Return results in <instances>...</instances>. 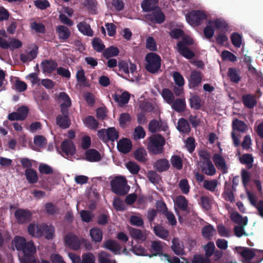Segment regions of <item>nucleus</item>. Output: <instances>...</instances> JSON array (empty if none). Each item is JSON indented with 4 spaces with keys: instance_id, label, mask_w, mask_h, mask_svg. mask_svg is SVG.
<instances>
[{
    "instance_id": "nucleus-45",
    "label": "nucleus",
    "mask_w": 263,
    "mask_h": 263,
    "mask_svg": "<svg viewBox=\"0 0 263 263\" xmlns=\"http://www.w3.org/2000/svg\"><path fill=\"white\" fill-rule=\"evenodd\" d=\"M228 76L231 82L238 83L240 81L241 78L239 77L238 71L236 68H229L228 71Z\"/></svg>"
},
{
    "instance_id": "nucleus-30",
    "label": "nucleus",
    "mask_w": 263,
    "mask_h": 263,
    "mask_svg": "<svg viewBox=\"0 0 263 263\" xmlns=\"http://www.w3.org/2000/svg\"><path fill=\"white\" fill-rule=\"evenodd\" d=\"M77 28L80 32L84 35L92 36L93 35V30L90 26L85 22H81L78 24Z\"/></svg>"
},
{
    "instance_id": "nucleus-48",
    "label": "nucleus",
    "mask_w": 263,
    "mask_h": 263,
    "mask_svg": "<svg viewBox=\"0 0 263 263\" xmlns=\"http://www.w3.org/2000/svg\"><path fill=\"white\" fill-rule=\"evenodd\" d=\"M215 230L211 224L203 227L201 230V233L204 238L210 239L213 235Z\"/></svg>"
},
{
    "instance_id": "nucleus-27",
    "label": "nucleus",
    "mask_w": 263,
    "mask_h": 263,
    "mask_svg": "<svg viewBox=\"0 0 263 263\" xmlns=\"http://www.w3.org/2000/svg\"><path fill=\"white\" fill-rule=\"evenodd\" d=\"M171 106L173 110L178 112L184 111L186 108L185 99L178 98L176 100L174 99V102L171 104Z\"/></svg>"
},
{
    "instance_id": "nucleus-49",
    "label": "nucleus",
    "mask_w": 263,
    "mask_h": 263,
    "mask_svg": "<svg viewBox=\"0 0 263 263\" xmlns=\"http://www.w3.org/2000/svg\"><path fill=\"white\" fill-rule=\"evenodd\" d=\"M232 44L236 48L241 46L242 42V36L237 32H233L230 36Z\"/></svg>"
},
{
    "instance_id": "nucleus-19",
    "label": "nucleus",
    "mask_w": 263,
    "mask_h": 263,
    "mask_svg": "<svg viewBox=\"0 0 263 263\" xmlns=\"http://www.w3.org/2000/svg\"><path fill=\"white\" fill-rule=\"evenodd\" d=\"M117 148L121 153L127 154L132 149V144L130 140L127 138H123L118 142Z\"/></svg>"
},
{
    "instance_id": "nucleus-41",
    "label": "nucleus",
    "mask_w": 263,
    "mask_h": 263,
    "mask_svg": "<svg viewBox=\"0 0 263 263\" xmlns=\"http://www.w3.org/2000/svg\"><path fill=\"white\" fill-rule=\"evenodd\" d=\"M190 107L195 110H199L201 106V99L197 95L192 96L189 100Z\"/></svg>"
},
{
    "instance_id": "nucleus-18",
    "label": "nucleus",
    "mask_w": 263,
    "mask_h": 263,
    "mask_svg": "<svg viewBox=\"0 0 263 263\" xmlns=\"http://www.w3.org/2000/svg\"><path fill=\"white\" fill-rule=\"evenodd\" d=\"M104 247L114 253L115 254H120L121 246L116 240L109 239L104 242Z\"/></svg>"
},
{
    "instance_id": "nucleus-60",
    "label": "nucleus",
    "mask_w": 263,
    "mask_h": 263,
    "mask_svg": "<svg viewBox=\"0 0 263 263\" xmlns=\"http://www.w3.org/2000/svg\"><path fill=\"white\" fill-rule=\"evenodd\" d=\"M178 186L182 193L184 194H187L189 193L190 187L187 179H181L179 182Z\"/></svg>"
},
{
    "instance_id": "nucleus-31",
    "label": "nucleus",
    "mask_w": 263,
    "mask_h": 263,
    "mask_svg": "<svg viewBox=\"0 0 263 263\" xmlns=\"http://www.w3.org/2000/svg\"><path fill=\"white\" fill-rule=\"evenodd\" d=\"M235 191V189L230 184H229L227 182L225 183L224 185V195L225 199L227 201H229L231 202L234 201V191Z\"/></svg>"
},
{
    "instance_id": "nucleus-37",
    "label": "nucleus",
    "mask_w": 263,
    "mask_h": 263,
    "mask_svg": "<svg viewBox=\"0 0 263 263\" xmlns=\"http://www.w3.org/2000/svg\"><path fill=\"white\" fill-rule=\"evenodd\" d=\"M119 53V50L117 47L111 46L104 50L103 52V55L104 58L108 59L111 57L118 55Z\"/></svg>"
},
{
    "instance_id": "nucleus-24",
    "label": "nucleus",
    "mask_w": 263,
    "mask_h": 263,
    "mask_svg": "<svg viewBox=\"0 0 263 263\" xmlns=\"http://www.w3.org/2000/svg\"><path fill=\"white\" fill-rule=\"evenodd\" d=\"M199 166L201 171L207 175L213 176L216 173V169L211 161L210 162H200Z\"/></svg>"
},
{
    "instance_id": "nucleus-62",
    "label": "nucleus",
    "mask_w": 263,
    "mask_h": 263,
    "mask_svg": "<svg viewBox=\"0 0 263 263\" xmlns=\"http://www.w3.org/2000/svg\"><path fill=\"white\" fill-rule=\"evenodd\" d=\"M221 58L223 61L229 60L234 62L237 60L236 55L228 50H224L222 52Z\"/></svg>"
},
{
    "instance_id": "nucleus-53",
    "label": "nucleus",
    "mask_w": 263,
    "mask_h": 263,
    "mask_svg": "<svg viewBox=\"0 0 263 263\" xmlns=\"http://www.w3.org/2000/svg\"><path fill=\"white\" fill-rule=\"evenodd\" d=\"M201 205L203 209L206 211L210 210L212 208V200L208 196H202L200 198Z\"/></svg>"
},
{
    "instance_id": "nucleus-2",
    "label": "nucleus",
    "mask_w": 263,
    "mask_h": 263,
    "mask_svg": "<svg viewBox=\"0 0 263 263\" xmlns=\"http://www.w3.org/2000/svg\"><path fill=\"white\" fill-rule=\"evenodd\" d=\"M147 144L148 152L154 155H158L163 152V146L165 141L164 137L160 134L153 135L148 138Z\"/></svg>"
},
{
    "instance_id": "nucleus-43",
    "label": "nucleus",
    "mask_w": 263,
    "mask_h": 263,
    "mask_svg": "<svg viewBox=\"0 0 263 263\" xmlns=\"http://www.w3.org/2000/svg\"><path fill=\"white\" fill-rule=\"evenodd\" d=\"M172 166L178 170H180L183 167V161L181 157L177 155H173L171 158Z\"/></svg>"
},
{
    "instance_id": "nucleus-36",
    "label": "nucleus",
    "mask_w": 263,
    "mask_h": 263,
    "mask_svg": "<svg viewBox=\"0 0 263 263\" xmlns=\"http://www.w3.org/2000/svg\"><path fill=\"white\" fill-rule=\"evenodd\" d=\"M231 219L233 222L239 225L243 224V226H246L248 223L247 217L245 216V217H242V216L237 212L232 213L231 216Z\"/></svg>"
},
{
    "instance_id": "nucleus-57",
    "label": "nucleus",
    "mask_w": 263,
    "mask_h": 263,
    "mask_svg": "<svg viewBox=\"0 0 263 263\" xmlns=\"http://www.w3.org/2000/svg\"><path fill=\"white\" fill-rule=\"evenodd\" d=\"M59 98L62 102L60 104H63L65 106H71V101L69 96L65 92L60 93Z\"/></svg>"
},
{
    "instance_id": "nucleus-34",
    "label": "nucleus",
    "mask_w": 263,
    "mask_h": 263,
    "mask_svg": "<svg viewBox=\"0 0 263 263\" xmlns=\"http://www.w3.org/2000/svg\"><path fill=\"white\" fill-rule=\"evenodd\" d=\"M87 127L92 130H96L99 128V122L92 116H87L84 121Z\"/></svg>"
},
{
    "instance_id": "nucleus-52",
    "label": "nucleus",
    "mask_w": 263,
    "mask_h": 263,
    "mask_svg": "<svg viewBox=\"0 0 263 263\" xmlns=\"http://www.w3.org/2000/svg\"><path fill=\"white\" fill-rule=\"evenodd\" d=\"M215 249V244L213 241H209L204 246L205 256L209 258L214 253Z\"/></svg>"
},
{
    "instance_id": "nucleus-39",
    "label": "nucleus",
    "mask_w": 263,
    "mask_h": 263,
    "mask_svg": "<svg viewBox=\"0 0 263 263\" xmlns=\"http://www.w3.org/2000/svg\"><path fill=\"white\" fill-rule=\"evenodd\" d=\"M153 230L155 235L161 238L165 239L168 236V231L159 224L155 226Z\"/></svg>"
},
{
    "instance_id": "nucleus-13",
    "label": "nucleus",
    "mask_w": 263,
    "mask_h": 263,
    "mask_svg": "<svg viewBox=\"0 0 263 263\" xmlns=\"http://www.w3.org/2000/svg\"><path fill=\"white\" fill-rule=\"evenodd\" d=\"M118 67L119 71L123 72L128 77H129V71L134 74L137 69V66L135 64L130 62L129 66L128 63L124 60H121L118 62Z\"/></svg>"
},
{
    "instance_id": "nucleus-6",
    "label": "nucleus",
    "mask_w": 263,
    "mask_h": 263,
    "mask_svg": "<svg viewBox=\"0 0 263 263\" xmlns=\"http://www.w3.org/2000/svg\"><path fill=\"white\" fill-rule=\"evenodd\" d=\"M186 21L192 25L199 26L205 20L207 15L201 10H192L185 15Z\"/></svg>"
},
{
    "instance_id": "nucleus-40",
    "label": "nucleus",
    "mask_w": 263,
    "mask_h": 263,
    "mask_svg": "<svg viewBox=\"0 0 263 263\" xmlns=\"http://www.w3.org/2000/svg\"><path fill=\"white\" fill-rule=\"evenodd\" d=\"M209 24H214L216 29L219 30H226L229 28V26L227 23L223 20L217 18L215 21L210 20L209 21Z\"/></svg>"
},
{
    "instance_id": "nucleus-16",
    "label": "nucleus",
    "mask_w": 263,
    "mask_h": 263,
    "mask_svg": "<svg viewBox=\"0 0 263 263\" xmlns=\"http://www.w3.org/2000/svg\"><path fill=\"white\" fill-rule=\"evenodd\" d=\"M153 167L157 172L162 173L169 170L170 164L169 161L166 158H161L155 162Z\"/></svg>"
},
{
    "instance_id": "nucleus-21",
    "label": "nucleus",
    "mask_w": 263,
    "mask_h": 263,
    "mask_svg": "<svg viewBox=\"0 0 263 263\" xmlns=\"http://www.w3.org/2000/svg\"><path fill=\"white\" fill-rule=\"evenodd\" d=\"M41 66L44 72L51 73L57 69L58 63L52 60H45L42 62Z\"/></svg>"
},
{
    "instance_id": "nucleus-23",
    "label": "nucleus",
    "mask_w": 263,
    "mask_h": 263,
    "mask_svg": "<svg viewBox=\"0 0 263 263\" xmlns=\"http://www.w3.org/2000/svg\"><path fill=\"white\" fill-rule=\"evenodd\" d=\"M56 123L62 129L69 128L71 124L69 116L59 115L56 117Z\"/></svg>"
},
{
    "instance_id": "nucleus-3",
    "label": "nucleus",
    "mask_w": 263,
    "mask_h": 263,
    "mask_svg": "<svg viewBox=\"0 0 263 263\" xmlns=\"http://www.w3.org/2000/svg\"><path fill=\"white\" fill-rule=\"evenodd\" d=\"M194 41L192 38L188 36L183 37L182 40L177 44V51L186 59H192L195 57V53L188 48V46L192 45Z\"/></svg>"
},
{
    "instance_id": "nucleus-14",
    "label": "nucleus",
    "mask_w": 263,
    "mask_h": 263,
    "mask_svg": "<svg viewBox=\"0 0 263 263\" xmlns=\"http://www.w3.org/2000/svg\"><path fill=\"white\" fill-rule=\"evenodd\" d=\"M128 231L130 236L137 242H143L147 238L145 231L138 229L129 227Z\"/></svg>"
},
{
    "instance_id": "nucleus-51",
    "label": "nucleus",
    "mask_w": 263,
    "mask_h": 263,
    "mask_svg": "<svg viewBox=\"0 0 263 263\" xmlns=\"http://www.w3.org/2000/svg\"><path fill=\"white\" fill-rule=\"evenodd\" d=\"M76 78L77 81L80 85L83 86H86V78L85 75L84 70L83 69H81L77 71L76 73Z\"/></svg>"
},
{
    "instance_id": "nucleus-61",
    "label": "nucleus",
    "mask_w": 263,
    "mask_h": 263,
    "mask_svg": "<svg viewBox=\"0 0 263 263\" xmlns=\"http://www.w3.org/2000/svg\"><path fill=\"white\" fill-rule=\"evenodd\" d=\"M175 84L179 87H182L184 84V80L183 76L177 71L174 72L173 74Z\"/></svg>"
},
{
    "instance_id": "nucleus-38",
    "label": "nucleus",
    "mask_w": 263,
    "mask_h": 263,
    "mask_svg": "<svg viewBox=\"0 0 263 263\" xmlns=\"http://www.w3.org/2000/svg\"><path fill=\"white\" fill-rule=\"evenodd\" d=\"M90 235L92 239L97 242H100L103 237L102 230L98 228H93L90 230Z\"/></svg>"
},
{
    "instance_id": "nucleus-20",
    "label": "nucleus",
    "mask_w": 263,
    "mask_h": 263,
    "mask_svg": "<svg viewBox=\"0 0 263 263\" xmlns=\"http://www.w3.org/2000/svg\"><path fill=\"white\" fill-rule=\"evenodd\" d=\"M85 160L89 162H98L101 160L100 153L96 149L90 148L85 152Z\"/></svg>"
},
{
    "instance_id": "nucleus-29",
    "label": "nucleus",
    "mask_w": 263,
    "mask_h": 263,
    "mask_svg": "<svg viewBox=\"0 0 263 263\" xmlns=\"http://www.w3.org/2000/svg\"><path fill=\"white\" fill-rule=\"evenodd\" d=\"M232 126L233 131L236 130L241 133H245L248 130L247 124L244 121L237 118L233 120Z\"/></svg>"
},
{
    "instance_id": "nucleus-5",
    "label": "nucleus",
    "mask_w": 263,
    "mask_h": 263,
    "mask_svg": "<svg viewBox=\"0 0 263 263\" xmlns=\"http://www.w3.org/2000/svg\"><path fill=\"white\" fill-rule=\"evenodd\" d=\"M111 189L112 192L119 195H125L129 190L127 181L122 176L116 177L110 181Z\"/></svg>"
},
{
    "instance_id": "nucleus-11",
    "label": "nucleus",
    "mask_w": 263,
    "mask_h": 263,
    "mask_svg": "<svg viewBox=\"0 0 263 263\" xmlns=\"http://www.w3.org/2000/svg\"><path fill=\"white\" fill-rule=\"evenodd\" d=\"M61 148L63 154L61 155L65 157L69 155L73 156L76 154V148L73 142L69 140H65L61 144Z\"/></svg>"
},
{
    "instance_id": "nucleus-56",
    "label": "nucleus",
    "mask_w": 263,
    "mask_h": 263,
    "mask_svg": "<svg viewBox=\"0 0 263 263\" xmlns=\"http://www.w3.org/2000/svg\"><path fill=\"white\" fill-rule=\"evenodd\" d=\"M217 185V181L215 179L212 180H205L203 182V186L204 189L211 192H214Z\"/></svg>"
},
{
    "instance_id": "nucleus-54",
    "label": "nucleus",
    "mask_w": 263,
    "mask_h": 263,
    "mask_svg": "<svg viewBox=\"0 0 263 263\" xmlns=\"http://www.w3.org/2000/svg\"><path fill=\"white\" fill-rule=\"evenodd\" d=\"M31 28L34 30L36 33H45L46 32L45 26L41 23L34 22L30 24Z\"/></svg>"
},
{
    "instance_id": "nucleus-7",
    "label": "nucleus",
    "mask_w": 263,
    "mask_h": 263,
    "mask_svg": "<svg viewBox=\"0 0 263 263\" xmlns=\"http://www.w3.org/2000/svg\"><path fill=\"white\" fill-rule=\"evenodd\" d=\"M64 241L66 245L73 250H79L81 245L86 243L85 239L82 238L80 239L77 236L71 234L66 235Z\"/></svg>"
},
{
    "instance_id": "nucleus-64",
    "label": "nucleus",
    "mask_w": 263,
    "mask_h": 263,
    "mask_svg": "<svg viewBox=\"0 0 263 263\" xmlns=\"http://www.w3.org/2000/svg\"><path fill=\"white\" fill-rule=\"evenodd\" d=\"M82 263H96L95 256L91 253L83 254L82 256Z\"/></svg>"
},
{
    "instance_id": "nucleus-22",
    "label": "nucleus",
    "mask_w": 263,
    "mask_h": 263,
    "mask_svg": "<svg viewBox=\"0 0 263 263\" xmlns=\"http://www.w3.org/2000/svg\"><path fill=\"white\" fill-rule=\"evenodd\" d=\"M242 102L244 106L249 109L254 108L257 105L255 96L251 94H245L242 97Z\"/></svg>"
},
{
    "instance_id": "nucleus-26",
    "label": "nucleus",
    "mask_w": 263,
    "mask_h": 263,
    "mask_svg": "<svg viewBox=\"0 0 263 263\" xmlns=\"http://www.w3.org/2000/svg\"><path fill=\"white\" fill-rule=\"evenodd\" d=\"M158 0H143L141 6L143 11L150 12L158 8Z\"/></svg>"
},
{
    "instance_id": "nucleus-12",
    "label": "nucleus",
    "mask_w": 263,
    "mask_h": 263,
    "mask_svg": "<svg viewBox=\"0 0 263 263\" xmlns=\"http://www.w3.org/2000/svg\"><path fill=\"white\" fill-rule=\"evenodd\" d=\"M203 77L202 73L198 70H194L191 73L189 80V86L190 88L195 89L201 83Z\"/></svg>"
},
{
    "instance_id": "nucleus-58",
    "label": "nucleus",
    "mask_w": 263,
    "mask_h": 263,
    "mask_svg": "<svg viewBox=\"0 0 263 263\" xmlns=\"http://www.w3.org/2000/svg\"><path fill=\"white\" fill-rule=\"evenodd\" d=\"M146 47L147 49L152 51L157 50L156 42L154 39L151 36H149L146 39Z\"/></svg>"
},
{
    "instance_id": "nucleus-17",
    "label": "nucleus",
    "mask_w": 263,
    "mask_h": 263,
    "mask_svg": "<svg viewBox=\"0 0 263 263\" xmlns=\"http://www.w3.org/2000/svg\"><path fill=\"white\" fill-rule=\"evenodd\" d=\"M213 160L216 167L220 170L222 174L227 173L228 167L224 158L218 154H215L213 157Z\"/></svg>"
},
{
    "instance_id": "nucleus-4",
    "label": "nucleus",
    "mask_w": 263,
    "mask_h": 263,
    "mask_svg": "<svg viewBox=\"0 0 263 263\" xmlns=\"http://www.w3.org/2000/svg\"><path fill=\"white\" fill-rule=\"evenodd\" d=\"M145 61V69L147 71L151 73H155L158 71L161 62V59L159 55L154 52H149L146 54Z\"/></svg>"
},
{
    "instance_id": "nucleus-1",
    "label": "nucleus",
    "mask_w": 263,
    "mask_h": 263,
    "mask_svg": "<svg viewBox=\"0 0 263 263\" xmlns=\"http://www.w3.org/2000/svg\"><path fill=\"white\" fill-rule=\"evenodd\" d=\"M12 242L16 249L22 254L20 258L21 263H36L34 255L36 250L32 240L27 242L25 238L16 236Z\"/></svg>"
},
{
    "instance_id": "nucleus-47",
    "label": "nucleus",
    "mask_w": 263,
    "mask_h": 263,
    "mask_svg": "<svg viewBox=\"0 0 263 263\" xmlns=\"http://www.w3.org/2000/svg\"><path fill=\"white\" fill-rule=\"evenodd\" d=\"M133 242H131V246H133ZM130 251L134 253L135 255L138 256H146L147 253V251L146 249L140 245H135L132 246V248L130 249Z\"/></svg>"
},
{
    "instance_id": "nucleus-10",
    "label": "nucleus",
    "mask_w": 263,
    "mask_h": 263,
    "mask_svg": "<svg viewBox=\"0 0 263 263\" xmlns=\"http://www.w3.org/2000/svg\"><path fill=\"white\" fill-rule=\"evenodd\" d=\"M152 12L146 15V18L154 23L161 24L165 19V16L160 8L158 7Z\"/></svg>"
},
{
    "instance_id": "nucleus-50",
    "label": "nucleus",
    "mask_w": 263,
    "mask_h": 263,
    "mask_svg": "<svg viewBox=\"0 0 263 263\" xmlns=\"http://www.w3.org/2000/svg\"><path fill=\"white\" fill-rule=\"evenodd\" d=\"M146 155L145 150L143 147L138 148L134 153L135 159L139 162H145L146 159L145 156Z\"/></svg>"
},
{
    "instance_id": "nucleus-28",
    "label": "nucleus",
    "mask_w": 263,
    "mask_h": 263,
    "mask_svg": "<svg viewBox=\"0 0 263 263\" xmlns=\"http://www.w3.org/2000/svg\"><path fill=\"white\" fill-rule=\"evenodd\" d=\"M25 175L29 183L35 184L37 182L39 177L36 171L34 169H26L25 171Z\"/></svg>"
},
{
    "instance_id": "nucleus-25",
    "label": "nucleus",
    "mask_w": 263,
    "mask_h": 263,
    "mask_svg": "<svg viewBox=\"0 0 263 263\" xmlns=\"http://www.w3.org/2000/svg\"><path fill=\"white\" fill-rule=\"evenodd\" d=\"M55 30L60 40L65 41L71 35V31L66 26L59 25L56 27Z\"/></svg>"
},
{
    "instance_id": "nucleus-32",
    "label": "nucleus",
    "mask_w": 263,
    "mask_h": 263,
    "mask_svg": "<svg viewBox=\"0 0 263 263\" xmlns=\"http://www.w3.org/2000/svg\"><path fill=\"white\" fill-rule=\"evenodd\" d=\"M177 129L181 133L184 134H188L191 131V127L187 121L183 118H181L178 121Z\"/></svg>"
},
{
    "instance_id": "nucleus-33",
    "label": "nucleus",
    "mask_w": 263,
    "mask_h": 263,
    "mask_svg": "<svg viewBox=\"0 0 263 263\" xmlns=\"http://www.w3.org/2000/svg\"><path fill=\"white\" fill-rule=\"evenodd\" d=\"M175 204L177 208L182 211H186L188 207V201L185 197L182 195L176 197Z\"/></svg>"
},
{
    "instance_id": "nucleus-59",
    "label": "nucleus",
    "mask_w": 263,
    "mask_h": 263,
    "mask_svg": "<svg viewBox=\"0 0 263 263\" xmlns=\"http://www.w3.org/2000/svg\"><path fill=\"white\" fill-rule=\"evenodd\" d=\"M14 79L15 80L14 83L16 90L23 92L27 89V85L25 82L20 81L18 78H14Z\"/></svg>"
},
{
    "instance_id": "nucleus-44",
    "label": "nucleus",
    "mask_w": 263,
    "mask_h": 263,
    "mask_svg": "<svg viewBox=\"0 0 263 263\" xmlns=\"http://www.w3.org/2000/svg\"><path fill=\"white\" fill-rule=\"evenodd\" d=\"M107 142L115 141L119 138V133L115 127H109L107 129Z\"/></svg>"
},
{
    "instance_id": "nucleus-55",
    "label": "nucleus",
    "mask_w": 263,
    "mask_h": 263,
    "mask_svg": "<svg viewBox=\"0 0 263 263\" xmlns=\"http://www.w3.org/2000/svg\"><path fill=\"white\" fill-rule=\"evenodd\" d=\"M80 214L82 220L87 223L91 221L93 217V214L90 211L88 210H82Z\"/></svg>"
},
{
    "instance_id": "nucleus-15",
    "label": "nucleus",
    "mask_w": 263,
    "mask_h": 263,
    "mask_svg": "<svg viewBox=\"0 0 263 263\" xmlns=\"http://www.w3.org/2000/svg\"><path fill=\"white\" fill-rule=\"evenodd\" d=\"M112 97L118 105L122 107L128 103L130 94L128 91H124L121 95L115 93L112 95Z\"/></svg>"
},
{
    "instance_id": "nucleus-42",
    "label": "nucleus",
    "mask_w": 263,
    "mask_h": 263,
    "mask_svg": "<svg viewBox=\"0 0 263 263\" xmlns=\"http://www.w3.org/2000/svg\"><path fill=\"white\" fill-rule=\"evenodd\" d=\"M92 46L95 50L101 52L105 49V45L99 37H95L92 41Z\"/></svg>"
},
{
    "instance_id": "nucleus-35",
    "label": "nucleus",
    "mask_w": 263,
    "mask_h": 263,
    "mask_svg": "<svg viewBox=\"0 0 263 263\" xmlns=\"http://www.w3.org/2000/svg\"><path fill=\"white\" fill-rule=\"evenodd\" d=\"M161 95L165 101L169 104H171L174 101V95L169 88H163Z\"/></svg>"
},
{
    "instance_id": "nucleus-63",
    "label": "nucleus",
    "mask_w": 263,
    "mask_h": 263,
    "mask_svg": "<svg viewBox=\"0 0 263 263\" xmlns=\"http://www.w3.org/2000/svg\"><path fill=\"white\" fill-rule=\"evenodd\" d=\"M192 262V263H210V260L209 258L202 254H196L194 255Z\"/></svg>"
},
{
    "instance_id": "nucleus-9",
    "label": "nucleus",
    "mask_w": 263,
    "mask_h": 263,
    "mask_svg": "<svg viewBox=\"0 0 263 263\" xmlns=\"http://www.w3.org/2000/svg\"><path fill=\"white\" fill-rule=\"evenodd\" d=\"M32 216V214L28 209H18L14 212V217L20 224L29 222Z\"/></svg>"
},
{
    "instance_id": "nucleus-46",
    "label": "nucleus",
    "mask_w": 263,
    "mask_h": 263,
    "mask_svg": "<svg viewBox=\"0 0 263 263\" xmlns=\"http://www.w3.org/2000/svg\"><path fill=\"white\" fill-rule=\"evenodd\" d=\"M162 246L160 241H152L151 245V250L154 252L152 255L157 256L162 254Z\"/></svg>"
},
{
    "instance_id": "nucleus-8",
    "label": "nucleus",
    "mask_w": 263,
    "mask_h": 263,
    "mask_svg": "<svg viewBox=\"0 0 263 263\" xmlns=\"http://www.w3.org/2000/svg\"><path fill=\"white\" fill-rule=\"evenodd\" d=\"M235 250L243 258V263L253 262L251 260L255 256V252L254 249L246 247H236Z\"/></svg>"
}]
</instances>
